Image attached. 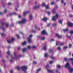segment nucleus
<instances>
[{
  "label": "nucleus",
  "instance_id": "nucleus-1",
  "mask_svg": "<svg viewBox=\"0 0 73 73\" xmlns=\"http://www.w3.org/2000/svg\"><path fill=\"white\" fill-rule=\"evenodd\" d=\"M65 68H68L70 73H72L73 72V68H70V64L67 62L65 65Z\"/></svg>",
  "mask_w": 73,
  "mask_h": 73
},
{
  "label": "nucleus",
  "instance_id": "nucleus-2",
  "mask_svg": "<svg viewBox=\"0 0 73 73\" xmlns=\"http://www.w3.org/2000/svg\"><path fill=\"white\" fill-rule=\"evenodd\" d=\"M27 21V20L25 19H23L21 21H18L17 22V23H18L19 24H24L26 23Z\"/></svg>",
  "mask_w": 73,
  "mask_h": 73
},
{
  "label": "nucleus",
  "instance_id": "nucleus-3",
  "mask_svg": "<svg viewBox=\"0 0 73 73\" xmlns=\"http://www.w3.org/2000/svg\"><path fill=\"white\" fill-rule=\"evenodd\" d=\"M59 16V15L58 14H56L55 16L53 17L52 18V20L53 21H56V19Z\"/></svg>",
  "mask_w": 73,
  "mask_h": 73
},
{
  "label": "nucleus",
  "instance_id": "nucleus-4",
  "mask_svg": "<svg viewBox=\"0 0 73 73\" xmlns=\"http://www.w3.org/2000/svg\"><path fill=\"white\" fill-rule=\"evenodd\" d=\"M32 36H33L32 35H29V37L28 38L27 40L29 43H31V42H32V40H31V38L32 37Z\"/></svg>",
  "mask_w": 73,
  "mask_h": 73
},
{
  "label": "nucleus",
  "instance_id": "nucleus-5",
  "mask_svg": "<svg viewBox=\"0 0 73 73\" xmlns=\"http://www.w3.org/2000/svg\"><path fill=\"white\" fill-rule=\"evenodd\" d=\"M21 69L24 72H25L26 70H27V66H24L22 67Z\"/></svg>",
  "mask_w": 73,
  "mask_h": 73
},
{
  "label": "nucleus",
  "instance_id": "nucleus-6",
  "mask_svg": "<svg viewBox=\"0 0 73 73\" xmlns=\"http://www.w3.org/2000/svg\"><path fill=\"white\" fill-rule=\"evenodd\" d=\"M14 40H15V38H13L11 39V40H7V42L9 44H11V42H12Z\"/></svg>",
  "mask_w": 73,
  "mask_h": 73
},
{
  "label": "nucleus",
  "instance_id": "nucleus-7",
  "mask_svg": "<svg viewBox=\"0 0 73 73\" xmlns=\"http://www.w3.org/2000/svg\"><path fill=\"white\" fill-rule=\"evenodd\" d=\"M14 54L15 56L14 57H13V56H11L12 58V59H16V60H17L18 58H19V57H18V56L16 55L15 52L14 53Z\"/></svg>",
  "mask_w": 73,
  "mask_h": 73
},
{
  "label": "nucleus",
  "instance_id": "nucleus-8",
  "mask_svg": "<svg viewBox=\"0 0 73 73\" xmlns=\"http://www.w3.org/2000/svg\"><path fill=\"white\" fill-rule=\"evenodd\" d=\"M68 25L70 27H73V24L70 22H69L68 23Z\"/></svg>",
  "mask_w": 73,
  "mask_h": 73
},
{
  "label": "nucleus",
  "instance_id": "nucleus-9",
  "mask_svg": "<svg viewBox=\"0 0 73 73\" xmlns=\"http://www.w3.org/2000/svg\"><path fill=\"white\" fill-rule=\"evenodd\" d=\"M42 34H43V35H48V33H46V32L45 30H43L42 32Z\"/></svg>",
  "mask_w": 73,
  "mask_h": 73
},
{
  "label": "nucleus",
  "instance_id": "nucleus-10",
  "mask_svg": "<svg viewBox=\"0 0 73 73\" xmlns=\"http://www.w3.org/2000/svg\"><path fill=\"white\" fill-rule=\"evenodd\" d=\"M40 7V5H38V6L36 5L35 6H34L33 7V8L34 9H36L37 8H38Z\"/></svg>",
  "mask_w": 73,
  "mask_h": 73
},
{
  "label": "nucleus",
  "instance_id": "nucleus-11",
  "mask_svg": "<svg viewBox=\"0 0 73 73\" xmlns=\"http://www.w3.org/2000/svg\"><path fill=\"white\" fill-rule=\"evenodd\" d=\"M29 13V11H28L27 12L25 11L23 13V15L25 16L27 15V13Z\"/></svg>",
  "mask_w": 73,
  "mask_h": 73
},
{
  "label": "nucleus",
  "instance_id": "nucleus-12",
  "mask_svg": "<svg viewBox=\"0 0 73 73\" xmlns=\"http://www.w3.org/2000/svg\"><path fill=\"white\" fill-rule=\"evenodd\" d=\"M56 35L58 37V38H61V36H60L59 34H56Z\"/></svg>",
  "mask_w": 73,
  "mask_h": 73
},
{
  "label": "nucleus",
  "instance_id": "nucleus-13",
  "mask_svg": "<svg viewBox=\"0 0 73 73\" xmlns=\"http://www.w3.org/2000/svg\"><path fill=\"white\" fill-rule=\"evenodd\" d=\"M47 71L48 72H49V73H53V70H50L48 69Z\"/></svg>",
  "mask_w": 73,
  "mask_h": 73
},
{
  "label": "nucleus",
  "instance_id": "nucleus-14",
  "mask_svg": "<svg viewBox=\"0 0 73 73\" xmlns=\"http://www.w3.org/2000/svg\"><path fill=\"white\" fill-rule=\"evenodd\" d=\"M48 19L47 18L44 17L43 19H42V20L44 21H47Z\"/></svg>",
  "mask_w": 73,
  "mask_h": 73
},
{
  "label": "nucleus",
  "instance_id": "nucleus-15",
  "mask_svg": "<svg viewBox=\"0 0 73 73\" xmlns=\"http://www.w3.org/2000/svg\"><path fill=\"white\" fill-rule=\"evenodd\" d=\"M47 47V46L44 45L43 48V50H46V48Z\"/></svg>",
  "mask_w": 73,
  "mask_h": 73
},
{
  "label": "nucleus",
  "instance_id": "nucleus-16",
  "mask_svg": "<svg viewBox=\"0 0 73 73\" xmlns=\"http://www.w3.org/2000/svg\"><path fill=\"white\" fill-rule=\"evenodd\" d=\"M33 19V16L32 15H31L29 18L30 20H32Z\"/></svg>",
  "mask_w": 73,
  "mask_h": 73
},
{
  "label": "nucleus",
  "instance_id": "nucleus-17",
  "mask_svg": "<svg viewBox=\"0 0 73 73\" xmlns=\"http://www.w3.org/2000/svg\"><path fill=\"white\" fill-rule=\"evenodd\" d=\"M17 15V13H11L10 14V16H11V15Z\"/></svg>",
  "mask_w": 73,
  "mask_h": 73
},
{
  "label": "nucleus",
  "instance_id": "nucleus-18",
  "mask_svg": "<svg viewBox=\"0 0 73 73\" xmlns=\"http://www.w3.org/2000/svg\"><path fill=\"white\" fill-rule=\"evenodd\" d=\"M42 7H46V5H45V3H43L42 5Z\"/></svg>",
  "mask_w": 73,
  "mask_h": 73
},
{
  "label": "nucleus",
  "instance_id": "nucleus-19",
  "mask_svg": "<svg viewBox=\"0 0 73 73\" xmlns=\"http://www.w3.org/2000/svg\"><path fill=\"white\" fill-rule=\"evenodd\" d=\"M61 3H64V5H66V3L65 2L64 3V0H62L61 1Z\"/></svg>",
  "mask_w": 73,
  "mask_h": 73
},
{
  "label": "nucleus",
  "instance_id": "nucleus-20",
  "mask_svg": "<svg viewBox=\"0 0 73 73\" xmlns=\"http://www.w3.org/2000/svg\"><path fill=\"white\" fill-rule=\"evenodd\" d=\"M26 44H27V42H25L22 43V45H26Z\"/></svg>",
  "mask_w": 73,
  "mask_h": 73
},
{
  "label": "nucleus",
  "instance_id": "nucleus-21",
  "mask_svg": "<svg viewBox=\"0 0 73 73\" xmlns=\"http://www.w3.org/2000/svg\"><path fill=\"white\" fill-rule=\"evenodd\" d=\"M23 52H26L27 51V49L26 48H24L22 50Z\"/></svg>",
  "mask_w": 73,
  "mask_h": 73
},
{
  "label": "nucleus",
  "instance_id": "nucleus-22",
  "mask_svg": "<svg viewBox=\"0 0 73 73\" xmlns=\"http://www.w3.org/2000/svg\"><path fill=\"white\" fill-rule=\"evenodd\" d=\"M46 9H49V6L48 5L46 6Z\"/></svg>",
  "mask_w": 73,
  "mask_h": 73
},
{
  "label": "nucleus",
  "instance_id": "nucleus-23",
  "mask_svg": "<svg viewBox=\"0 0 73 73\" xmlns=\"http://www.w3.org/2000/svg\"><path fill=\"white\" fill-rule=\"evenodd\" d=\"M17 8H16L15 9V10L17 11H18V10L17 9V8H19V5H17Z\"/></svg>",
  "mask_w": 73,
  "mask_h": 73
},
{
  "label": "nucleus",
  "instance_id": "nucleus-24",
  "mask_svg": "<svg viewBox=\"0 0 73 73\" xmlns=\"http://www.w3.org/2000/svg\"><path fill=\"white\" fill-rule=\"evenodd\" d=\"M68 31V29L63 30V31L64 32H67Z\"/></svg>",
  "mask_w": 73,
  "mask_h": 73
},
{
  "label": "nucleus",
  "instance_id": "nucleus-25",
  "mask_svg": "<svg viewBox=\"0 0 73 73\" xmlns=\"http://www.w3.org/2000/svg\"><path fill=\"white\" fill-rule=\"evenodd\" d=\"M17 69L18 70H20L21 69V68L20 67H17Z\"/></svg>",
  "mask_w": 73,
  "mask_h": 73
},
{
  "label": "nucleus",
  "instance_id": "nucleus-26",
  "mask_svg": "<svg viewBox=\"0 0 73 73\" xmlns=\"http://www.w3.org/2000/svg\"><path fill=\"white\" fill-rule=\"evenodd\" d=\"M32 48H33V49H36V46H33L32 47Z\"/></svg>",
  "mask_w": 73,
  "mask_h": 73
},
{
  "label": "nucleus",
  "instance_id": "nucleus-27",
  "mask_svg": "<svg viewBox=\"0 0 73 73\" xmlns=\"http://www.w3.org/2000/svg\"><path fill=\"white\" fill-rule=\"evenodd\" d=\"M1 24L2 25H5V22H2L1 23Z\"/></svg>",
  "mask_w": 73,
  "mask_h": 73
},
{
  "label": "nucleus",
  "instance_id": "nucleus-28",
  "mask_svg": "<svg viewBox=\"0 0 73 73\" xmlns=\"http://www.w3.org/2000/svg\"><path fill=\"white\" fill-rule=\"evenodd\" d=\"M46 13H47V14H48V15H50V12L49 11H47L46 12Z\"/></svg>",
  "mask_w": 73,
  "mask_h": 73
},
{
  "label": "nucleus",
  "instance_id": "nucleus-29",
  "mask_svg": "<svg viewBox=\"0 0 73 73\" xmlns=\"http://www.w3.org/2000/svg\"><path fill=\"white\" fill-rule=\"evenodd\" d=\"M6 27H9V24L8 23H6L5 24Z\"/></svg>",
  "mask_w": 73,
  "mask_h": 73
},
{
  "label": "nucleus",
  "instance_id": "nucleus-30",
  "mask_svg": "<svg viewBox=\"0 0 73 73\" xmlns=\"http://www.w3.org/2000/svg\"><path fill=\"white\" fill-rule=\"evenodd\" d=\"M49 51L50 52V53H51L52 52H53V51L52 50V49H50L49 50Z\"/></svg>",
  "mask_w": 73,
  "mask_h": 73
},
{
  "label": "nucleus",
  "instance_id": "nucleus-31",
  "mask_svg": "<svg viewBox=\"0 0 73 73\" xmlns=\"http://www.w3.org/2000/svg\"><path fill=\"white\" fill-rule=\"evenodd\" d=\"M48 56V54H47L46 53L44 55V57H46Z\"/></svg>",
  "mask_w": 73,
  "mask_h": 73
},
{
  "label": "nucleus",
  "instance_id": "nucleus-32",
  "mask_svg": "<svg viewBox=\"0 0 73 73\" xmlns=\"http://www.w3.org/2000/svg\"><path fill=\"white\" fill-rule=\"evenodd\" d=\"M67 48H68V47L67 46H65L64 47L63 49H66Z\"/></svg>",
  "mask_w": 73,
  "mask_h": 73
},
{
  "label": "nucleus",
  "instance_id": "nucleus-33",
  "mask_svg": "<svg viewBox=\"0 0 73 73\" xmlns=\"http://www.w3.org/2000/svg\"><path fill=\"white\" fill-rule=\"evenodd\" d=\"M70 34H73V31L71 30L70 31Z\"/></svg>",
  "mask_w": 73,
  "mask_h": 73
},
{
  "label": "nucleus",
  "instance_id": "nucleus-34",
  "mask_svg": "<svg viewBox=\"0 0 73 73\" xmlns=\"http://www.w3.org/2000/svg\"><path fill=\"white\" fill-rule=\"evenodd\" d=\"M64 43H60V45H64Z\"/></svg>",
  "mask_w": 73,
  "mask_h": 73
},
{
  "label": "nucleus",
  "instance_id": "nucleus-35",
  "mask_svg": "<svg viewBox=\"0 0 73 73\" xmlns=\"http://www.w3.org/2000/svg\"><path fill=\"white\" fill-rule=\"evenodd\" d=\"M59 22L60 24H62V21L61 20H59Z\"/></svg>",
  "mask_w": 73,
  "mask_h": 73
},
{
  "label": "nucleus",
  "instance_id": "nucleus-36",
  "mask_svg": "<svg viewBox=\"0 0 73 73\" xmlns=\"http://www.w3.org/2000/svg\"><path fill=\"white\" fill-rule=\"evenodd\" d=\"M45 37L42 38H41V40H45Z\"/></svg>",
  "mask_w": 73,
  "mask_h": 73
},
{
  "label": "nucleus",
  "instance_id": "nucleus-37",
  "mask_svg": "<svg viewBox=\"0 0 73 73\" xmlns=\"http://www.w3.org/2000/svg\"><path fill=\"white\" fill-rule=\"evenodd\" d=\"M53 61H50L49 62V63L50 64H53Z\"/></svg>",
  "mask_w": 73,
  "mask_h": 73
},
{
  "label": "nucleus",
  "instance_id": "nucleus-38",
  "mask_svg": "<svg viewBox=\"0 0 73 73\" xmlns=\"http://www.w3.org/2000/svg\"><path fill=\"white\" fill-rule=\"evenodd\" d=\"M46 68H48L49 67V66L48 65H47L46 66Z\"/></svg>",
  "mask_w": 73,
  "mask_h": 73
},
{
  "label": "nucleus",
  "instance_id": "nucleus-39",
  "mask_svg": "<svg viewBox=\"0 0 73 73\" xmlns=\"http://www.w3.org/2000/svg\"><path fill=\"white\" fill-rule=\"evenodd\" d=\"M8 54H11V52L9 51H8L7 53Z\"/></svg>",
  "mask_w": 73,
  "mask_h": 73
},
{
  "label": "nucleus",
  "instance_id": "nucleus-40",
  "mask_svg": "<svg viewBox=\"0 0 73 73\" xmlns=\"http://www.w3.org/2000/svg\"><path fill=\"white\" fill-rule=\"evenodd\" d=\"M70 61H73V59L71 58L69 59Z\"/></svg>",
  "mask_w": 73,
  "mask_h": 73
},
{
  "label": "nucleus",
  "instance_id": "nucleus-41",
  "mask_svg": "<svg viewBox=\"0 0 73 73\" xmlns=\"http://www.w3.org/2000/svg\"><path fill=\"white\" fill-rule=\"evenodd\" d=\"M66 37H68V38H70L71 37L70 36H68V35H66Z\"/></svg>",
  "mask_w": 73,
  "mask_h": 73
},
{
  "label": "nucleus",
  "instance_id": "nucleus-42",
  "mask_svg": "<svg viewBox=\"0 0 73 73\" xmlns=\"http://www.w3.org/2000/svg\"><path fill=\"white\" fill-rule=\"evenodd\" d=\"M56 25L55 24H52L53 27H56Z\"/></svg>",
  "mask_w": 73,
  "mask_h": 73
},
{
  "label": "nucleus",
  "instance_id": "nucleus-43",
  "mask_svg": "<svg viewBox=\"0 0 73 73\" xmlns=\"http://www.w3.org/2000/svg\"><path fill=\"white\" fill-rule=\"evenodd\" d=\"M41 68H40V69H38L37 70V72H40V70H41Z\"/></svg>",
  "mask_w": 73,
  "mask_h": 73
},
{
  "label": "nucleus",
  "instance_id": "nucleus-44",
  "mask_svg": "<svg viewBox=\"0 0 73 73\" xmlns=\"http://www.w3.org/2000/svg\"><path fill=\"white\" fill-rule=\"evenodd\" d=\"M64 60L65 61H68V60L67 59V58H64Z\"/></svg>",
  "mask_w": 73,
  "mask_h": 73
},
{
  "label": "nucleus",
  "instance_id": "nucleus-45",
  "mask_svg": "<svg viewBox=\"0 0 73 73\" xmlns=\"http://www.w3.org/2000/svg\"><path fill=\"white\" fill-rule=\"evenodd\" d=\"M2 61L3 62V63H5V61L4 59H3L2 60Z\"/></svg>",
  "mask_w": 73,
  "mask_h": 73
},
{
  "label": "nucleus",
  "instance_id": "nucleus-46",
  "mask_svg": "<svg viewBox=\"0 0 73 73\" xmlns=\"http://www.w3.org/2000/svg\"><path fill=\"white\" fill-rule=\"evenodd\" d=\"M1 35L2 36H5V34L4 33H3L2 34H1Z\"/></svg>",
  "mask_w": 73,
  "mask_h": 73
},
{
  "label": "nucleus",
  "instance_id": "nucleus-47",
  "mask_svg": "<svg viewBox=\"0 0 73 73\" xmlns=\"http://www.w3.org/2000/svg\"><path fill=\"white\" fill-rule=\"evenodd\" d=\"M50 41H54V39H50Z\"/></svg>",
  "mask_w": 73,
  "mask_h": 73
},
{
  "label": "nucleus",
  "instance_id": "nucleus-48",
  "mask_svg": "<svg viewBox=\"0 0 73 73\" xmlns=\"http://www.w3.org/2000/svg\"><path fill=\"white\" fill-rule=\"evenodd\" d=\"M36 63H37V62H36L35 61H33V64H36Z\"/></svg>",
  "mask_w": 73,
  "mask_h": 73
},
{
  "label": "nucleus",
  "instance_id": "nucleus-49",
  "mask_svg": "<svg viewBox=\"0 0 73 73\" xmlns=\"http://www.w3.org/2000/svg\"><path fill=\"white\" fill-rule=\"evenodd\" d=\"M27 48L29 49H31V47H30L29 46L27 47Z\"/></svg>",
  "mask_w": 73,
  "mask_h": 73
},
{
  "label": "nucleus",
  "instance_id": "nucleus-50",
  "mask_svg": "<svg viewBox=\"0 0 73 73\" xmlns=\"http://www.w3.org/2000/svg\"><path fill=\"white\" fill-rule=\"evenodd\" d=\"M17 37L18 38H20V36H19V35H17Z\"/></svg>",
  "mask_w": 73,
  "mask_h": 73
},
{
  "label": "nucleus",
  "instance_id": "nucleus-51",
  "mask_svg": "<svg viewBox=\"0 0 73 73\" xmlns=\"http://www.w3.org/2000/svg\"><path fill=\"white\" fill-rule=\"evenodd\" d=\"M54 4V2H52L51 3V5H53Z\"/></svg>",
  "mask_w": 73,
  "mask_h": 73
},
{
  "label": "nucleus",
  "instance_id": "nucleus-52",
  "mask_svg": "<svg viewBox=\"0 0 73 73\" xmlns=\"http://www.w3.org/2000/svg\"><path fill=\"white\" fill-rule=\"evenodd\" d=\"M11 73H13V70H12L10 71Z\"/></svg>",
  "mask_w": 73,
  "mask_h": 73
},
{
  "label": "nucleus",
  "instance_id": "nucleus-53",
  "mask_svg": "<svg viewBox=\"0 0 73 73\" xmlns=\"http://www.w3.org/2000/svg\"><path fill=\"white\" fill-rule=\"evenodd\" d=\"M50 58L52 59H54V57L53 56H51L50 57Z\"/></svg>",
  "mask_w": 73,
  "mask_h": 73
},
{
  "label": "nucleus",
  "instance_id": "nucleus-54",
  "mask_svg": "<svg viewBox=\"0 0 73 73\" xmlns=\"http://www.w3.org/2000/svg\"><path fill=\"white\" fill-rule=\"evenodd\" d=\"M57 68H60V67H61V66H60V65H58L57 66Z\"/></svg>",
  "mask_w": 73,
  "mask_h": 73
},
{
  "label": "nucleus",
  "instance_id": "nucleus-55",
  "mask_svg": "<svg viewBox=\"0 0 73 73\" xmlns=\"http://www.w3.org/2000/svg\"><path fill=\"white\" fill-rule=\"evenodd\" d=\"M73 17V15H72L70 14V17Z\"/></svg>",
  "mask_w": 73,
  "mask_h": 73
},
{
  "label": "nucleus",
  "instance_id": "nucleus-56",
  "mask_svg": "<svg viewBox=\"0 0 73 73\" xmlns=\"http://www.w3.org/2000/svg\"><path fill=\"white\" fill-rule=\"evenodd\" d=\"M19 33L20 34H21L22 35H23V32L21 31Z\"/></svg>",
  "mask_w": 73,
  "mask_h": 73
},
{
  "label": "nucleus",
  "instance_id": "nucleus-57",
  "mask_svg": "<svg viewBox=\"0 0 73 73\" xmlns=\"http://www.w3.org/2000/svg\"><path fill=\"white\" fill-rule=\"evenodd\" d=\"M58 50H60V49H61V48H60V47H58Z\"/></svg>",
  "mask_w": 73,
  "mask_h": 73
},
{
  "label": "nucleus",
  "instance_id": "nucleus-58",
  "mask_svg": "<svg viewBox=\"0 0 73 73\" xmlns=\"http://www.w3.org/2000/svg\"><path fill=\"white\" fill-rule=\"evenodd\" d=\"M71 46H72V45L70 44L69 45V48H71Z\"/></svg>",
  "mask_w": 73,
  "mask_h": 73
},
{
  "label": "nucleus",
  "instance_id": "nucleus-59",
  "mask_svg": "<svg viewBox=\"0 0 73 73\" xmlns=\"http://www.w3.org/2000/svg\"><path fill=\"white\" fill-rule=\"evenodd\" d=\"M7 12V10H5V11H4V13H6V12Z\"/></svg>",
  "mask_w": 73,
  "mask_h": 73
},
{
  "label": "nucleus",
  "instance_id": "nucleus-60",
  "mask_svg": "<svg viewBox=\"0 0 73 73\" xmlns=\"http://www.w3.org/2000/svg\"><path fill=\"white\" fill-rule=\"evenodd\" d=\"M20 48L19 47H18V50H20Z\"/></svg>",
  "mask_w": 73,
  "mask_h": 73
},
{
  "label": "nucleus",
  "instance_id": "nucleus-61",
  "mask_svg": "<svg viewBox=\"0 0 73 73\" xmlns=\"http://www.w3.org/2000/svg\"><path fill=\"white\" fill-rule=\"evenodd\" d=\"M50 26V24H48L47 25V27H49Z\"/></svg>",
  "mask_w": 73,
  "mask_h": 73
},
{
  "label": "nucleus",
  "instance_id": "nucleus-62",
  "mask_svg": "<svg viewBox=\"0 0 73 73\" xmlns=\"http://www.w3.org/2000/svg\"><path fill=\"white\" fill-rule=\"evenodd\" d=\"M32 31L33 32L35 33V32H36V31H35L33 30H32Z\"/></svg>",
  "mask_w": 73,
  "mask_h": 73
},
{
  "label": "nucleus",
  "instance_id": "nucleus-63",
  "mask_svg": "<svg viewBox=\"0 0 73 73\" xmlns=\"http://www.w3.org/2000/svg\"><path fill=\"white\" fill-rule=\"evenodd\" d=\"M8 5H11L12 3H8Z\"/></svg>",
  "mask_w": 73,
  "mask_h": 73
},
{
  "label": "nucleus",
  "instance_id": "nucleus-64",
  "mask_svg": "<svg viewBox=\"0 0 73 73\" xmlns=\"http://www.w3.org/2000/svg\"><path fill=\"white\" fill-rule=\"evenodd\" d=\"M35 29H37V26H36V25H35Z\"/></svg>",
  "mask_w": 73,
  "mask_h": 73
}]
</instances>
